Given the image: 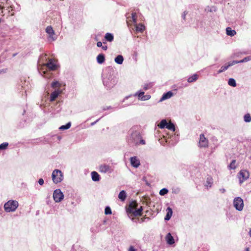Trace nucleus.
Returning a JSON list of instances; mask_svg holds the SVG:
<instances>
[{"label":"nucleus","instance_id":"nucleus-1","mask_svg":"<svg viewBox=\"0 0 251 251\" xmlns=\"http://www.w3.org/2000/svg\"><path fill=\"white\" fill-rule=\"evenodd\" d=\"M44 59L47 60L46 54L40 57L38 62V70L42 76L49 78L51 76L50 72L55 70L57 66L52 59H49L46 63L44 62Z\"/></svg>","mask_w":251,"mask_h":251},{"label":"nucleus","instance_id":"nucleus-2","mask_svg":"<svg viewBox=\"0 0 251 251\" xmlns=\"http://www.w3.org/2000/svg\"><path fill=\"white\" fill-rule=\"evenodd\" d=\"M127 142L131 146L146 144V141L142 139L140 132L133 129H131L129 131V136L127 138Z\"/></svg>","mask_w":251,"mask_h":251},{"label":"nucleus","instance_id":"nucleus-3","mask_svg":"<svg viewBox=\"0 0 251 251\" xmlns=\"http://www.w3.org/2000/svg\"><path fill=\"white\" fill-rule=\"evenodd\" d=\"M117 82V78L111 75H104L103 83L108 88L113 87Z\"/></svg>","mask_w":251,"mask_h":251},{"label":"nucleus","instance_id":"nucleus-4","mask_svg":"<svg viewBox=\"0 0 251 251\" xmlns=\"http://www.w3.org/2000/svg\"><path fill=\"white\" fill-rule=\"evenodd\" d=\"M51 86L54 89V91L52 92L50 96V101H53L56 100L59 95L62 93V90L59 88L61 86V84L57 81H53L51 83Z\"/></svg>","mask_w":251,"mask_h":251},{"label":"nucleus","instance_id":"nucleus-5","mask_svg":"<svg viewBox=\"0 0 251 251\" xmlns=\"http://www.w3.org/2000/svg\"><path fill=\"white\" fill-rule=\"evenodd\" d=\"M19 206V203L15 200H9L4 205L5 212H10L15 211Z\"/></svg>","mask_w":251,"mask_h":251},{"label":"nucleus","instance_id":"nucleus-6","mask_svg":"<svg viewBox=\"0 0 251 251\" xmlns=\"http://www.w3.org/2000/svg\"><path fill=\"white\" fill-rule=\"evenodd\" d=\"M62 172L58 169L54 170L51 174V178L53 183L57 184L62 180Z\"/></svg>","mask_w":251,"mask_h":251},{"label":"nucleus","instance_id":"nucleus-7","mask_svg":"<svg viewBox=\"0 0 251 251\" xmlns=\"http://www.w3.org/2000/svg\"><path fill=\"white\" fill-rule=\"evenodd\" d=\"M233 205L236 210L242 211L244 207V201L240 197H236L233 200Z\"/></svg>","mask_w":251,"mask_h":251},{"label":"nucleus","instance_id":"nucleus-8","mask_svg":"<svg viewBox=\"0 0 251 251\" xmlns=\"http://www.w3.org/2000/svg\"><path fill=\"white\" fill-rule=\"evenodd\" d=\"M53 198L56 202H60L63 199V193L60 189H58L54 191Z\"/></svg>","mask_w":251,"mask_h":251},{"label":"nucleus","instance_id":"nucleus-9","mask_svg":"<svg viewBox=\"0 0 251 251\" xmlns=\"http://www.w3.org/2000/svg\"><path fill=\"white\" fill-rule=\"evenodd\" d=\"M239 176L240 183L241 184L249 177V172L246 170H242L240 171Z\"/></svg>","mask_w":251,"mask_h":251},{"label":"nucleus","instance_id":"nucleus-10","mask_svg":"<svg viewBox=\"0 0 251 251\" xmlns=\"http://www.w3.org/2000/svg\"><path fill=\"white\" fill-rule=\"evenodd\" d=\"M208 141L205 137L204 134H201L200 137L199 147L201 148H206L208 147Z\"/></svg>","mask_w":251,"mask_h":251},{"label":"nucleus","instance_id":"nucleus-11","mask_svg":"<svg viewBox=\"0 0 251 251\" xmlns=\"http://www.w3.org/2000/svg\"><path fill=\"white\" fill-rule=\"evenodd\" d=\"M99 171L102 173H111L113 171V169L110 166L106 164H103L100 166Z\"/></svg>","mask_w":251,"mask_h":251},{"label":"nucleus","instance_id":"nucleus-12","mask_svg":"<svg viewBox=\"0 0 251 251\" xmlns=\"http://www.w3.org/2000/svg\"><path fill=\"white\" fill-rule=\"evenodd\" d=\"M142 210V206H140V208L137 209H136V210L133 209H131V208H130L129 210L128 211V214H131V216L133 215L134 216H141Z\"/></svg>","mask_w":251,"mask_h":251},{"label":"nucleus","instance_id":"nucleus-13","mask_svg":"<svg viewBox=\"0 0 251 251\" xmlns=\"http://www.w3.org/2000/svg\"><path fill=\"white\" fill-rule=\"evenodd\" d=\"M142 210V206H140V208L137 209H136V210L133 209H131V208H130L129 210L128 211V214H131V216L133 215L134 216H141Z\"/></svg>","mask_w":251,"mask_h":251},{"label":"nucleus","instance_id":"nucleus-14","mask_svg":"<svg viewBox=\"0 0 251 251\" xmlns=\"http://www.w3.org/2000/svg\"><path fill=\"white\" fill-rule=\"evenodd\" d=\"M46 32L49 34V40L50 41H53L56 39L55 37L54 36V31L50 26H48L46 29Z\"/></svg>","mask_w":251,"mask_h":251},{"label":"nucleus","instance_id":"nucleus-15","mask_svg":"<svg viewBox=\"0 0 251 251\" xmlns=\"http://www.w3.org/2000/svg\"><path fill=\"white\" fill-rule=\"evenodd\" d=\"M130 161L131 165L134 168H138L140 165V160L137 156L130 157Z\"/></svg>","mask_w":251,"mask_h":251},{"label":"nucleus","instance_id":"nucleus-16","mask_svg":"<svg viewBox=\"0 0 251 251\" xmlns=\"http://www.w3.org/2000/svg\"><path fill=\"white\" fill-rule=\"evenodd\" d=\"M144 92H137L135 94V96H138V99L141 100H148L151 98L150 95H144Z\"/></svg>","mask_w":251,"mask_h":251},{"label":"nucleus","instance_id":"nucleus-17","mask_svg":"<svg viewBox=\"0 0 251 251\" xmlns=\"http://www.w3.org/2000/svg\"><path fill=\"white\" fill-rule=\"evenodd\" d=\"M234 65V64L233 63V61H232L231 62H229V63H228V64L227 65H226L225 66H222L221 69L218 71L217 73L218 74L222 73L225 72V71H226V70H227L229 67L232 66Z\"/></svg>","mask_w":251,"mask_h":251},{"label":"nucleus","instance_id":"nucleus-18","mask_svg":"<svg viewBox=\"0 0 251 251\" xmlns=\"http://www.w3.org/2000/svg\"><path fill=\"white\" fill-rule=\"evenodd\" d=\"M91 175L93 181L97 182L99 181L100 180V176L97 172H92Z\"/></svg>","mask_w":251,"mask_h":251},{"label":"nucleus","instance_id":"nucleus-19","mask_svg":"<svg viewBox=\"0 0 251 251\" xmlns=\"http://www.w3.org/2000/svg\"><path fill=\"white\" fill-rule=\"evenodd\" d=\"M173 96V93L171 91H169L165 94H164L160 100V101L164 100L166 99H168L171 98Z\"/></svg>","mask_w":251,"mask_h":251},{"label":"nucleus","instance_id":"nucleus-20","mask_svg":"<svg viewBox=\"0 0 251 251\" xmlns=\"http://www.w3.org/2000/svg\"><path fill=\"white\" fill-rule=\"evenodd\" d=\"M166 211H167V214L165 217V220L168 221L171 219V218L172 216L173 211H172V208H170V207H168L167 208Z\"/></svg>","mask_w":251,"mask_h":251},{"label":"nucleus","instance_id":"nucleus-21","mask_svg":"<svg viewBox=\"0 0 251 251\" xmlns=\"http://www.w3.org/2000/svg\"><path fill=\"white\" fill-rule=\"evenodd\" d=\"M136 30L138 32H143L145 29V26L142 24H135Z\"/></svg>","mask_w":251,"mask_h":251},{"label":"nucleus","instance_id":"nucleus-22","mask_svg":"<svg viewBox=\"0 0 251 251\" xmlns=\"http://www.w3.org/2000/svg\"><path fill=\"white\" fill-rule=\"evenodd\" d=\"M166 238L168 244L172 245L175 243L174 239L170 233L167 234Z\"/></svg>","mask_w":251,"mask_h":251},{"label":"nucleus","instance_id":"nucleus-23","mask_svg":"<svg viewBox=\"0 0 251 251\" xmlns=\"http://www.w3.org/2000/svg\"><path fill=\"white\" fill-rule=\"evenodd\" d=\"M105 61V56L103 54H99L97 57V61L99 64H101Z\"/></svg>","mask_w":251,"mask_h":251},{"label":"nucleus","instance_id":"nucleus-24","mask_svg":"<svg viewBox=\"0 0 251 251\" xmlns=\"http://www.w3.org/2000/svg\"><path fill=\"white\" fill-rule=\"evenodd\" d=\"M126 198V193L124 190L121 191L119 195L118 198L122 201H124Z\"/></svg>","mask_w":251,"mask_h":251},{"label":"nucleus","instance_id":"nucleus-25","mask_svg":"<svg viewBox=\"0 0 251 251\" xmlns=\"http://www.w3.org/2000/svg\"><path fill=\"white\" fill-rule=\"evenodd\" d=\"M251 60V56H249L245 57L243 59L239 60V61H233V63L235 64H238V63H242L244 62H247L248 61H249Z\"/></svg>","mask_w":251,"mask_h":251},{"label":"nucleus","instance_id":"nucleus-26","mask_svg":"<svg viewBox=\"0 0 251 251\" xmlns=\"http://www.w3.org/2000/svg\"><path fill=\"white\" fill-rule=\"evenodd\" d=\"M226 33L227 35L233 36L236 33L235 30H232L230 27H227L226 28Z\"/></svg>","mask_w":251,"mask_h":251},{"label":"nucleus","instance_id":"nucleus-27","mask_svg":"<svg viewBox=\"0 0 251 251\" xmlns=\"http://www.w3.org/2000/svg\"><path fill=\"white\" fill-rule=\"evenodd\" d=\"M114 61L117 64L121 65L123 62L124 58L122 55H118L116 57H115Z\"/></svg>","mask_w":251,"mask_h":251},{"label":"nucleus","instance_id":"nucleus-28","mask_svg":"<svg viewBox=\"0 0 251 251\" xmlns=\"http://www.w3.org/2000/svg\"><path fill=\"white\" fill-rule=\"evenodd\" d=\"M205 11L207 12H216L217 8L214 6H207L205 8Z\"/></svg>","mask_w":251,"mask_h":251},{"label":"nucleus","instance_id":"nucleus-29","mask_svg":"<svg viewBox=\"0 0 251 251\" xmlns=\"http://www.w3.org/2000/svg\"><path fill=\"white\" fill-rule=\"evenodd\" d=\"M198 79V75L197 74H194L191 76H190L187 79V81L189 83L196 81Z\"/></svg>","mask_w":251,"mask_h":251},{"label":"nucleus","instance_id":"nucleus-30","mask_svg":"<svg viewBox=\"0 0 251 251\" xmlns=\"http://www.w3.org/2000/svg\"><path fill=\"white\" fill-rule=\"evenodd\" d=\"M104 38L107 41L112 42L114 39L113 35L110 33H107L105 35Z\"/></svg>","mask_w":251,"mask_h":251},{"label":"nucleus","instance_id":"nucleus-31","mask_svg":"<svg viewBox=\"0 0 251 251\" xmlns=\"http://www.w3.org/2000/svg\"><path fill=\"white\" fill-rule=\"evenodd\" d=\"M167 123V121L165 119H163L161 120L160 123L158 125V126L160 128L163 129L166 127Z\"/></svg>","mask_w":251,"mask_h":251},{"label":"nucleus","instance_id":"nucleus-32","mask_svg":"<svg viewBox=\"0 0 251 251\" xmlns=\"http://www.w3.org/2000/svg\"><path fill=\"white\" fill-rule=\"evenodd\" d=\"M137 203L135 201H132L129 204V206L126 210L127 213H128V211L129 210L130 208H131V209H133L136 210V209H137Z\"/></svg>","mask_w":251,"mask_h":251},{"label":"nucleus","instance_id":"nucleus-33","mask_svg":"<svg viewBox=\"0 0 251 251\" xmlns=\"http://www.w3.org/2000/svg\"><path fill=\"white\" fill-rule=\"evenodd\" d=\"M60 106H61L60 102H58L56 104V105L55 106V107L54 108V114L61 111V110L62 109V107H60Z\"/></svg>","mask_w":251,"mask_h":251},{"label":"nucleus","instance_id":"nucleus-34","mask_svg":"<svg viewBox=\"0 0 251 251\" xmlns=\"http://www.w3.org/2000/svg\"><path fill=\"white\" fill-rule=\"evenodd\" d=\"M228 84L232 87H236L237 84L234 78H230L228 80Z\"/></svg>","mask_w":251,"mask_h":251},{"label":"nucleus","instance_id":"nucleus-35","mask_svg":"<svg viewBox=\"0 0 251 251\" xmlns=\"http://www.w3.org/2000/svg\"><path fill=\"white\" fill-rule=\"evenodd\" d=\"M167 129L172 130L173 131H175V126L174 124L172 123L171 122H170L169 123H167L166 127Z\"/></svg>","mask_w":251,"mask_h":251},{"label":"nucleus","instance_id":"nucleus-36","mask_svg":"<svg viewBox=\"0 0 251 251\" xmlns=\"http://www.w3.org/2000/svg\"><path fill=\"white\" fill-rule=\"evenodd\" d=\"M244 120L246 123H250L251 122V116L250 114L248 113L244 115Z\"/></svg>","mask_w":251,"mask_h":251},{"label":"nucleus","instance_id":"nucleus-37","mask_svg":"<svg viewBox=\"0 0 251 251\" xmlns=\"http://www.w3.org/2000/svg\"><path fill=\"white\" fill-rule=\"evenodd\" d=\"M131 17H132V19L133 22L134 23V24H136L137 23V16L136 13L133 12L131 14Z\"/></svg>","mask_w":251,"mask_h":251},{"label":"nucleus","instance_id":"nucleus-38","mask_svg":"<svg viewBox=\"0 0 251 251\" xmlns=\"http://www.w3.org/2000/svg\"><path fill=\"white\" fill-rule=\"evenodd\" d=\"M235 162H236L235 160H233L232 161L231 163L228 166V168L229 169H235L236 168Z\"/></svg>","mask_w":251,"mask_h":251},{"label":"nucleus","instance_id":"nucleus-39","mask_svg":"<svg viewBox=\"0 0 251 251\" xmlns=\"http://www.w3.org/2000/svg\"><path fill=\"white\" fill-rule=\"evenodd\" d=\"M8 146V143L7 142H4L0 145V150H5L7 148Z\"/></svg>","mask_w":251,"mask_h":251},{"label":"nucleus","instance_id":"nucleus-40","mask_svg":"<svg viewBox=\"0 0 251 251\" xmlns=\"http://www.w3.org/2000/svg\"><path fill=\"white\" fill-rule=\"evenodd\" d=\"M168 193V190L166 188H163L159 191V194L161 196H164Z\"/></svg>","mask_w":251,"mask_h":251},{"label":"nucleus","instance_id":"nucleus-41","mask_svg":"<svg viewBox=\"0 0 251 251\" xmlns=\"http://www.w3.org/2000/svg\"><path fill=\"white\" fill-rule=\"evenodd\" d=\"M61 136L59 135H53L52 136V140L54 141V142L58 141L59 142L61 139Z\"/></svg>","mask_w":251,"mask_h":251},{"label":"nucleus","instance_id":"nucleus-42","mask_svg":"<svg viewBox=\"0 0 251 251\" xmlns=\"http://www.w3.org/2000/svg\"><path fill=\"white\" fill-rule=\"evenodd\" d=\"M212 184V179L211 178H207L205 186L206 187H211Z\"/></svg>","mask_w":251,"mask_h":251},{"label":"nucleus","instance_id":"nucleus-43","mask_svg":"<svg viewBox=\"0 0 251 251\" xmlns=\"http://www.w3.org/2000/svg\"><path fill=\"white\" fill-rule=\"evenodd\" d=\"M104 212L106 215L111 214L112 213L111 210L109 206H107L105 207Z\"/></svg>","mask_w":251,"mask_h":251},{"label":"nucleus","instance_id":"nucleus-44","mask_svg":"<svg viewBox=\"0 0 251 251\" xmlns=\"http://www.w3.org/2000/svg\"><path fill=\"white\" fill-rule=\"evenodd\" d=\"M71 122H69L66 125H64V130L69 129L71 127Z\"/></svg>","mask_w":251,"mask_h":251},{"label":"nucleus","instance_id":"nucleus-45","mask_svg":"<svg viewBox=\"0 0 251 251\" xmlns=\"http://www.w3.org/2000/svg\"><path fill=\"white\" fill-rule=\"evenodd\" d=\"M111 109H112V107L111 106H103L102 107V110H103V111Z\"/></svg>","mask_w":251,"mask_h":251},{"label":"nucleus","instance_id":"nucleus-46","mask_svg":"<svg viewBox=\"0 0 251 251\" xmlns=\"http://www.w3.org/2000/svg\"><path fill=\"white\" fill-rule=\"evenodd\" d=\"M38 183L40 185H43L44 183V181L43 180V179L42 178H40L38 180Z\"/></svg>","mask_w":251,"mask_h":251},{"label":"nucleus","instance_id":"nucleus-47","mask_svg":"<svg viewBox=\"0 0 251 251\" xmlns=\"http://www.w3.org/2000/svg\"><path fill=\"white\" fill-rule=\"evenodd\" d=\"M187 13H188V12H187V11H185L183 12V14H182V17L183 19H184V20H185V18H186V15L187 14Z\"/></svg>","mask_w":251,"mask_h":251},{"label":"nucleus","instance_id":"nucleus-48","mask_svg":"<svg viewBox=\"0 0 251 251\" xmlns=\"http://www.w3.org/2000/svg\"><path fill=\"white\" fill-rule=\"evenodd\" d=\"M7 69H1L0 70V74H4L6 72Z\"/></svg>","mask_w":251,"mask_h":251},{"label":"nucleus","instance_id":"nucleus-49","mask_svg":"<svg viewBox=\"0 0 251 251\" xmlns=\"http://www.w3.org/2000/svg\"><path fill=\"white\" fill-rule=\"evenodd\" d=\"M97 45L98 47H102V43L100 41L99 42H98L97 43Z\"/></svg>","mask_w":251,"mask_h":251},{"label":"nucleus","instance_id":"nucleus-50","mask_svg":"<svg viewBox=\"0 0 251 251\" xmlns=\"http://www.w3.org/2000/svg\"><path fill=\"white\" fill-rule=\"evenodd\" d=\"M128 251H135V249L133 248V247L131 246L129 248Z\"/></svg>","mask_w":251,"mask_h":251},{"label":"nucleus","instance_id":"nucleus-51","mask_svg":"<svg viewBox=\"0 0 251 251\" xmlns=\"http://www.w3.org/2000/svg\"><path fill=\"white\" fill-rule=\"evenodd\" d=\"M219 190L222 193H224L226 192V189L225 188H221Z\"/></svg>","mask_w":251,"mask_h":251},{"label":"nucleus","instance_id":"nucleus-52","mask_svg":"<svg viewBox=\"0 0 251 251\" xmlns=\"http://www.w3.org/2000/svg\"><path fill=\"white\" fill-rule=\"evenodd\" d=\"M100 119H98L97 121H96L95 122H93V123H92L91 124V126H94L96 123H97L99 120H100Z\"/></svg>","mask_w":251,"mask_h":251},{"label":"nucleus","instance_id":"nucleus-53","mask_svg":"<svg viewBox=\"0 0 251 251\" xmlns=\"http://www.w3.org/2000/svg\"><path fill=\"white\" fill-rule=\"evenodd\" d=\"M102 49L104 50H106L107 49V47L106 46H102Z\"/></svg>","mask_w":251,"mask_h":251},{"label":"nucleus","instance_id":"nucleus-54","mask_svg":"<svg viewBox=\"0 0 251 251\" xmlns=\"http://www.w3.org/2000/svg\"><path fill=\"white\" fill-rule=\"evenodd\" d=\"M59 129L60 130H63V126H60V127H59Z\"/></svg>","mask_w":251,"mask_h":251},{"label":"nucleus","instance_id":"nucleus-55","mask_svg":"<svg viewBox=\"0 0 251 251\" xmlns=\"http://www.w3.org/2000/svg\"><path fill=\"white\" fill-rule=\"evenodd\" d=\"M3 8V7L0 5V9L1 10Z\"/></svg>","mask_w":251,"mask_h":251},{"label":"nucleus","instance_id":"nucleus-56","mask_svg":"<svg viewBox=\"0 0 251 251\" xmlns=\"http://www.w3.org/2000/svg\"><path fill=\"white\" fill-rule=\"evenodd\" d=\"M144 89H145V90H147V89H148V87H147V86H145V87H144Z\"/></svg>","mask_w":251,"mask_h":251},{"label":"nucleus","instance_id":"nucleus-57","mask_svg":"<svg viewBox=\"0 0 251 251\" xmlns=\"http://www.w3.org/2000/svg\"><path fill=\"white\" fill-rule=\"evenodd\" d=\"M249 233H250V236H251V229L250 230Z\"/></svg>","mask_w":251,"mask_h":251},{"label":"nucleus","instance_id":"nucleus-58","mask_svg":"<svg viewBox=\"0 0 251 251\" xmlns=\"http://www.w3.org/2000/svg\"><path fill=\"white\" fill-rule=\"evenodd\" d=\"M16 54H17V53H14V54H13V57L15 56L16 55Z\"/></svg>","mask_w":251,"mask_h":251},{"label":"nucleus","instance_id":"nucleus-59","mask_svg":"<svg viewBox=\"0 0 251 251\" xmlns=\"http://www.w3.org/2000/svg\"><path fill=\"white\" fill-rule=\"evenodd\" d=\"M246 251H249V248H247V249H246Z\"/></svg>","mask_w":251,"mask_h":251}]
</instances>
